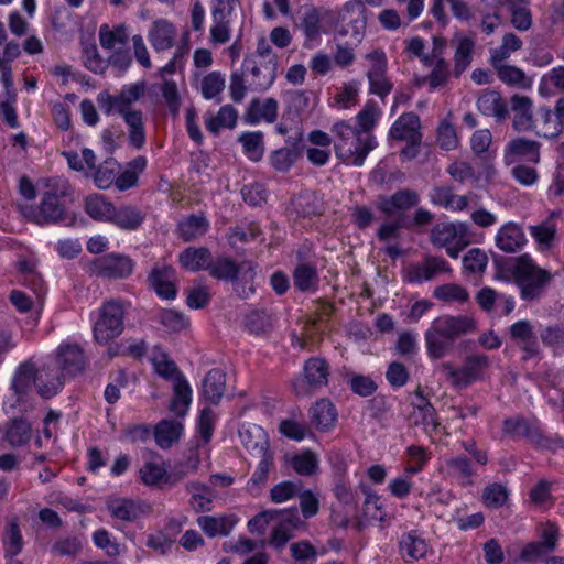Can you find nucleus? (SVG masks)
Returning a JSON list of instances; mask_svg holds the SVG:
<instances>
[{"instance_id": "09e8293b", "label": "nucleus", "mask_w": 564, "mask_h": 564, "mask_svg": "<svg viewBox=\"0 0 564 564\" xmlns=\"http://www.w3.org/2000/svg\"><path fill=\"white\" fill-rule=\"evenodd\" d=\"M492 66L499 79L505 84L520 88H531L532 80L525 76V73L521 68L505 63L492 64Z\"/></svg>"}, {"instance_id": "4c0bfd02", "label": "nucleus", "mask_w": 564, "mask_h": 564, "mask_svg": "<svg viewBox=\"0 0 564 564\" xmlns=\"http://www.w3.org/2000/svg\"><path fill=\"white\" fill-rule=\"evenodd\" d=\"M210 258L212 254L207 248L188 247L180 253L178 261L185 270L197 272L200 270H207Z\"/></svg>"}, {"instance_id": "7c9ffc66", "label": "nucleus", "mask_w": 564, "mask_h": 564, "mask_svg": "<svg viewBox=\"0 0 564 564\" xmlns=\"http://www.w3.org/2000/svg\"><path fill=\"white\" fill-rule=\"evenodd\" d=\"M420 119L413 112H408L399 117V119L390 128V135L395 140H406L416 143L421 139Z\"/></svg>"}, {"instance_id": "a19ab883", "label": "nucleus", "mask_w": 564, "mask_h": 564, "mask_svg": "<svg viewBox=\"0 0 564 564\" xmlns=\"http://www.w3.org/2000/svg\"><path fill=\"white\" fill-rule=\"evenodd\" d=\"M434 48L432 53H425V42L420 36H412L404 40L405 51L417 57L424 65H432L436 55H441L443 47V40L434 37Z\"/></svg>"}, {"instance_id": "49530a36", "label": "nucleus", "mask_w": 564, "mask_h": 564, "mask_svg": "<svg viewBox=\"0 0 564 564\" xmlns=\"http://www.w3.org/2000/svg\"><path fill=\"white\" fill-rule=\"evenodd\" d=\"M328 366L323 359L311 358L304 365V383L307 386H326L328 382Z\"/></svg>"}, {"instance_id": "ea45409f", "label": "nucleus", "mask_w": 564, "mask_h": 564, "mask_svg": "<svg viewBox=\"0 0 564 564\" xmlns=\"http://www.w3.org/2000/svg\"><path fill=\"white\" fill-rule=\"evenodd\" d=\"M85 212L96 221L109 223L115 205L100 194H91L85 199Z\"/></svg>"}, {"instance_id": "dca6fc26", "label": "nucleus", "mask_w": 564, "mask_h": 564, "mask_svg": "<svg viewBox=\"0 0 564 564\" xmlns=\"http://www.w3.org/2000/svg\"><path fill=\"white\" fill-rule=\"evenodd\" d=\"M97 274L110 279H126L134 270V261L126 254L112 252L94 262Z\"/></svg>"}, {"instance_id": "4be33fe9", "label": "nucleus", "mask_w": 564, "mask_h": 564, "mask_svg": "<svg viewBox=\"0 0 564 564\" xmlns=\"http://www.w3.org/2000/svg\"><path fill=\"white\" fill-rule=\"evenodd\" d=\"M107 508L112 518L133 522L150 511V506L142 500L115 498L108 501Z\"/></svg>"}, {"instance_id": "bf43d9fd", "label": "nucleus", "mask_w": 564, "mask_h": 564, "mask_svg": "<svg viewBox=\"0 0 564 564\" xmlns=\"http://www.w3.org/2000/svg\"><path fill=\"white\" fill-rule=\"evenodd\" d=\"M118 164L113 160L105 161L100 166L95 167L89 176H93L95 185L100 189L109 188L116 183Z\"/></svg>"}, {"instance_id": "1a4fd4ad", "label": "nucleus", "mask_w": 564, "mask_h": 564, "mask_svg": "<svg viewBox=\"0 0 564 564\" xmlns=\"http://www.w3.org/2000/svg\"><path fill=\"white\" fill-rule=\"evenodd\" d=\"M340 35H350L354 43H359L366 30L365 7L359 0H350L344 4L338 14Z\"/></svg>"}, {"instance_id": "4d7b16f0", "label": "nucleus", "mask_w": 564, "mask_h": 564, "mask_svg": "<svg viewBox=\"0 0 564 564\" xmlns=\"http://www.w3.org/2000/svg\"><path fill=\"white\" fill-rule=\"evenodd\" d=\"M208 229V221L204 216H189L178 224V231L185 241L194 240L203 235Z\"/></svg>"}, {"instance_id": "f8f14e48", "label": "nucleus", "mask_w": 564, "mask_h": 564, "mask_svg": "<svg viewBox=\"0 0 564 564\" xmlns=\"http://www.w3.org/2000/svg\"><path fill=\"white\" fill-rule=\"evenodd\" d=\"M449 272L451 268L445 260L429 256L420 262L409 264L404 269L403 279L409 283L422 284Z\"/></svg>"}, {"instance_id": "6e6d98bb", "label": "nucleus", "mask_w": 564, "mask_h": 564, "mask_svg": "<svg viewBox=\"0 0 564 564\" xmlns=\"http://www.w3.org/2000/svg\"><path fill=\"white\" fill-rule=\"evenodd\" d=\"M289 463L297 474L310 476L317 471L319 459L314 452L306 449L291 456Z\"/></svg>"}, {"instance_id": "69168bd1", "label": "nucleus", "mask_w": 564, "mask_h": 564, "mask_svg": "<svg viewBox=\"0 0 564 564\" xmlns=\"http://www.w3.org/2000/svg\"><path fill=\"white\" fill-rule=\"evenodd\" d=\"M301 523L297 514H288L283 520L273 529L271 543L276 547L283 546L291 538L290 532L297 528Z\"/></svg>"}, {"instance_id": "473e14b6", "label": "nucleus", "mask_w": 564, "mask_h": 564, "mask_svg": "<svg viewBox=\"0 0 564 564\" xmlns=\"http://www.w3.org/2000/svg\"><path fill=\"white\" fill-rule=\"evenodd\" d=\"M441 470L449 477L456 478L463 486L473 484L475 470L465 457H449L442 462Z\"/></svg>"}, {"instance_id": "a878e982", "label": "nucleus", "mask_w": 564, "mask_h": 564, "mask_svg": "<svg viewBox=\"0 0 564 564\" xmlns=\"http://www.w3.org/2000/svg\"><path fill=\"white\" fill-rule=\"evenodd\" d=\"M467 230L468 225L462 221L437 224L431 232V240L437 248L459 245Z\"/></svg>"}, {"instance_id": "f704fd0d", "label": "nucleus", "mask_w": 564, "mask_h": 564, "mask_svg": "<svg viewBox=\"0 0 564 564\" xmlns=\"http://www.w3.org/2000/svg\"><path fill=\"white\" fill-rule=\"evenodd\" d=\"M239 436L245 447L254 455L263 454L269 449L267 433L259 425H243L239 431Z\"/></svg>"}, {"instance_id": "c756f323", "label": "nucleus", "mask_w": 564, "mask_h": 564, "mask_svg": "<svg viewBox=\"0 0 564 564\" xmlns=\"http://www.w3.org/2000/svg\"><path fill=\"white\" fill-rule=\"evenodd\" d=\"M430 202L449 212H463L468 207V197L458 195L448 186L434 187L429 194Z\"/></svg>"}, {"instance_id": "aec40b11", "label": "nucleus", "mask_w": 564, "mask_h": 564, "mask_svg": "<svg viewBox=\"0 0 564 564\" xmlns=\"http://www.w3.org/2000/svg\"><path fill=\"white\" fill-rule=\"evenodd\" d=\"M446 6L449 7L453 17L458 21L468 22L473 17L470 7L464 0H431L430 12L442 26L449 23Z\"/></svg>"}, {"instance_id": "412c9836", "label": "nucleus", "mask_w": 564, "mask_h": 564, "mask_svg": "<svg viewBox=\"0 0 564 564\" xmlns=\"http://www.w3.org/2000/svg\"><path fill=\"white\" fill-rule=\"evenodd\" d=\"M177 29L167 19H156L152 22L148 41L155 52H164L171 50L176 42Z\"/></svg>"}, {"instance_id": "de8ad7c7", "label": "nucleus", "mask_w": 564, "mask_h": 564, "mask_svg": "<svg viewBox=\"0 0 564 564\" xmlns=\"http://www.w3.org/2000/svg\"><path fill=\"white\" fill-rule=\"evenodd\" d=\"M359 91V83L355 80L346 83L337 89L329 106L339 110L350 109L358 102Z\"/></svg>"}, {"instance_id": "a211bd4d", "label": "nucleus", "mask_w": 564, "mask_h": 564, "mask_svg": "<svg viewBox=\"0 0 564 564\" xmlns=\"http://www.w3.org/2000/svg\"><path fill=\"white\" fill-rule=\"evenodd\" d=\"M47 366L39 371L34 364L25 361L19 365L12 378V388H56L52 377H46Z\"/></svg>"}, {"instance_id": "393cba45", "label": "nucleus", "mask_w": 564, "mask_h": 564, "mask_svg": "<svg viewBox=\"0 0 564 564\" xmlns=\"http://www.w3.org/2000/svg\"><path fill=\"white\" fill-rule=\"evenodd\" d=\"M149 280L161 299L173 300L176 296L175 270L172 267L155 265L149 275Z\"/></svg>"}, {"instance_id": "cd10ccee", "label": "nucleus", "mask_w": 564, "mask_h": 564, "mask_svg": "<svg viewBox=\"0 0 564 564\" xmlns=\"http://www.w3.org/2000/svg\"><path fill=\"white\" fill-rule=\"evenodd\" d=\"M236 0H227V8H216L213 10V24L210 25L209 34L213 44H225L229 42L231 36V26L228 15L232 9V3Z\"/></svg>"}, {"instance_id": "20e7f679", "label": "nucleus", "mask_w": 564, "mask_h": 564, "mask_svg": "<svg viewBox=\"0 0 564 564\" xmlns=\"http://www.w3.org/2000/svg\"><path fill=\"white\" fill-rule=\"evenodd\" d=\"M86 367V357L83 348L73 343H62L56 350L54 365H47L46 377L53 378L56 388L70 384L83 375Z\"/></svg>"}, {"instance_id": "603ef678", "label": "nucleus", "mask_w": 564, "mask_h": 564, "mask_svg": "<svg viewBox=\"0 0 564 564\" xmlns=\"http://www.w3.org/2000/svg\"><path fill=\"white\" fill-rule=\"evenodd\" d=\"M239 142L242 144L243 153L251 161L258 162L262 159L264 153L263 133L260 131L243 132L239 137Z\"/></svg>"}, {"instance_id": "bb28decb", "label": "nucleus", "mask_w": 564, "mask_h": 564, "mask_svg": "<svg viewBox=\"0 0 564 564\" xmlns=\"http://www.w3.org/2000/svg\"><path fill=\"white\" fill-rule=\"evenodd\" d=\"M510 109L513 113L512 124L517 131L533 129V101L530 97L513 95L510 99Z\"/></svg>"}, {"instance_id": "338daca9", "label": "nucleus", "mask_w": 564, "mask_h": 564, "mask_svg": "<svg viewBox=\"0 0 564 564\" xmlns=\"http://www.w3.org/2000/svg\"><path fill=\"white\" fill-rule=\"evenodd\" d=\"M292 206L296 213L303 216H311L322 212V203L319 198L310 192L297 195L292 200Z\"/></svg>"}, {"instance_id": "f257e3e1", "label": "nucleus", "mask_w": 564, "mask_h": 564, "mask_svg": "<svg viewBox=\"0 0 564 564\" xmlns=\"http://www.w3.org/2000/svg\"><path fill=\"white\" fill-rule=\"evenodd\" d=\"M496 278L513 280L519 288L520 297L524 301H536L542 297L553 275L539 267L529 254L513 258L507 268H499Z\"/></svg>"}, {"instance_id": "680f3d73", "label": "nucleus", "mask_w": 564, "mask_h": 564, "mask_svg": "<svg viewBox=\"0 0 564 564\" xmlns=\"http://www.w3.org/2000/svg\"><path fill=\"white\" fill-rule=\"evenodd\" d=\"M536 532L539 536L538 542L544 551L546 553L554 551L561 536L558 525L552 521L541 522L536 528Z\"/></svg>"}, {"instance_id": "37998d69", "label": "nucleus", "mask_w": 564, "mask_h": 564, "mask_svg": "<svg viewBox=\"0 0 564 564\" xmlns=\"http://www.w3.org/2000/svg\"><path fill=\"white\" fill-rule=\"evenodd\" d=\"M238 118L237 110L230 106H223L216 115H207L205 124L208 131L216 134L221 129H231L236 126Z\"/></svg>"}, {"instance_id": "864d4df0", "label": "nucleus", "mask_w": 564, "mask_h": 564, "mask_svg": "<svg viewBox=\"0 0 564 564\" xmlns=\"http://www.w3.org/2000/svg\"><path fill=\"white\" fill-rule=\"evenodd\" d=\"M32 408L29 390H9L3 400V410L8 415H17Z\"/></svg>"}, {"instance_id": "39448f33", "label": "nucleus", "mask_w": 564, "mask_h": 564, "mask_svg": "<svg viewBox=\"0 0 564 564\" xmlns=\"http://www.w3.org/2000/svg\"><path fill=\"white\" fill-rule=\"evenodd\" d=\"M46 187L48 189L43 194L40 206L28 214V217L37 225L59 221L64 215V206L59 198L69 194V184L62 178L50 180Z\"/></svg>"}, {"instance_id": "6e6552de", "label": "nucleus", "mask_w": 564, "mask_h": 564, "mask_svg": "<svg viewBox=\"0 0 564 564\" xmlns=\"http://www.w3.org/2000/svg\"><path fill=\"white\" fill-rule=\"evenodd\" d=\"M489 365L485 355L468 356L460 368L449 362L442 364L438 368L440 375L453 386H469L477 382Z\"/></svg>"}, {"instance_id": "c9c22d12", "label": "nucleus", "mask_w": 564, "mask_h": 564, "mask_svg": "<svg viewBox=\"0 0 564 564\" xmlns=\"http://www.w3.org/2000/svg\"><path fill=\"white\" fill-rule=\"evenodd\" d=\"M155 443L166 449L173 446L183 434V424L180 421L162 420L153 431Z\"/></svg>"}, {"instance_id": "423d86ee", "label": "nucleus", "mask_w": 564, "mask_h": 564, "mask_svg": "<svg viewBox=\"0 0 564 564\" xmlns=\"http://www.w3.org/2000/svg\"><path fill=\"white\" fill-rule=\"evenodd\" d=\"M126 308L122 302L110 300L105 302L98 310L97 318L94 323V337L98 343H108L118 337L123 332V318Z\"/></svg>"}, {"instance_id": "b1692460", "label": "nucleus", "mask_w": 564, "mask_h": 564, "mask_svg": "<svg viewBox=\"0 0 564 564\" xmlns=\"http://www.w3.org/2000/svg\"><path fill=\"white\" fill-rule=\"evenodd\" d=\"M239 519L234 513L217 516H200L197 524L208 538L226 536L230 534Z\"/></svg>"}, {"instance_id": "9d476101", "label": "nucleus", "mask_w": 564, "mask_h": 564, "mask_svg": "<svg viewBox=\"0 0 564 564\" xmlns=\"http://www.w3.org/2000/svg\"><path fill=\"white\" fill-rule=\"evenodd\" d=\"M276 65L273 62H257L256 57L243 61L242 69L247 76V85L250 91L262 93L268 90L274 83Z\"/></svg>"}, {"instance_id": "a18cd8bd", "label": "nucleus", "mask_w": 564, "mask_h": 564, "mask_svg": "<svg viewBox=\"0 0 564 564\" xmlns=\"http://www.w3.org/2000/svg\"><path fill=\"white\" fill-rule=\"evenodd\" d=\"M63 156L72 170L83 172L86 176H89L96 167L97 158L90 149H83L80 154L74 151H65Z\"/></svg>"}, {"instance_id": "8fccbe9b", "label": "nucleus", "mask_w": 564, "mask_h": 564, "mask_svg": "<svg viewBox=\"0 0 564 564\" xmlns=\"http://www.w3.org/2000/svg\"><path fill=\"white\" fill-rule=\"evenodd\" d=\"M429 549L426 541L415 532H410L403 535L400 542L401 553L411 560H420L424 557L427 554Z\"/></svg>"}, {"instance_id": "13d9d810", "label": "nucleus", "mask_w": 564, "mask_h": 564, "mask_svg": "<svg viewBox=\"0 0 564 564\" xmlns=\"http://www.w3.org/2000/svg\"><path fill=\"white\" fill-rule=\"evenodd\" d=\"M522 41L519 36L513 33H507L502 37L501 45L490 51V63L499 64L503 63L513 52L521 48Z\"/></svg>"}, {"instance_id": "79ce46f5", "label": "nucleus", "mask_w": 564, "mask_h": 564, "mask_svg": "<svg viewBox=\"0 0 564 564\" xmlns=\"http://www.w3.org/2000/svg\"><path fill=\"white\" fill-rule=\"evenodd\" d=\"M478 110L485 116L502 120L507 117L508 110L499 93L486 90L477 100Z\"/></svg>"}, {"instance_id": "0e129e2a", "label": "nucleus", "mask_w": 564, "mask_h": 564, "mask_svg": "<svg viewBox=\"0 0 564 564\" xmlns=\"http://www.w3.org/2000/svg\"><path fill=\"white\" fill-rule=\"evenodd\" d=\"M362 491L365 494V521H383L386 518V512L380 502V497L367 487L362 488Z\"/></svg>"}, {"instance_id": "3c124183", "label": "nucleus", "mask_w": 564, "mask_h": 564, "mask_svg": "<svg viewBox=\"0 0 564 564\" xmlns=\"http://www.w3.org/2000/svg\"><path fill=\"white\" fill-rule=\"evenodd\" d=\"M129 127V139L135 148H141L144 143V129L142 113L139 110H124L120 113Z\"/></svg>"}, {"instance_id": "2f4dec72", "label": "nucleus", "mask_w": 564, "mask_h": 564, "mask_svg": "<svg viewBox=\"0 0 564 564\" xmlns=\"http://www.w3.org/2000/svg\"><path fill=\"white\" fill-rule=\"evenodd\" d=\"M455 46L454 65L457 73L464 72L473 61L476 47L475 37L470 34L457 32L453 37Z\"/></svg>"}, {"instance_id": "4468645a", "label": "nucleus", "mask_w": 564, "mask_h": 564, "mask_svg": "<svg viewBox=\"0 0 564 564\" xmlns=\"http://www.w3.org/2000/svg\"><path fill=\"white\" fill-rule=\"evenodd\" d=\"M420 203V196L412 189H400L390 196H380L377 200V208L387 217H402L404 213Z\"/></svg>"}, {"instance_id": "5fc2aeb1", "label": "nucleus", "mask_w": 564, "mask_h": 564, "mask_svg": "<svg viewBox=\"0 0 564 564\" xmlns=\"http://www.w3.org/2000/svg\"><path fill=\"white\" fill-rule=\"evenodd\" d=\"M529 232L533 238L536 248L545 251L552 247L555 239L556 226L551 221H543L529 227Z\"/></svg>"}, {"instance_id": "c03bdc74", "label": "nucleus", "mask_w": 564, "mask_h": 564, "mask_svg": "<svg viewBox=\"0 0 564 564\" xmlns=\"http://www.w3.org/2000/svg\"><path fill=\"white\" fill-rule=\"evenodd\" d=\"M564 91V66H556L540 78L538 93L542 97L555 96Z\"/></svg>"}, {"instance_id": "6ab92c4d", "label": "nucleus", "mask_w": 564, "mask_h": 564, "mask_svg": "<svg viewBox=\"0 0 564 564\" xmlns=\"http://www.w3.org/2000/svg\"><path fill=\"white\" fill-rule=\"evenodd\" d=\"M528 240L521 225L507 221L496 232L495 243L498 249L507 253L520 251Z\"/></svg>"}, {"instance_id": "774afa93", "label": "nucleus", "mask_w": 564, "mask_h": 564, "mask_svg": "<svg viewBox=\"0 0 564 564\" xmlns=\"http://www.w3.org/2000/svg\"><path fill=\"white\" fill-rule=\"evenodd\" d=\"M225 75L220 72H210L200 80V93L205 99L217 97L225 88Z\"/></svg>"}, {"instance_id": "2eb2a0df", "label": "nucleus", "mask_w": 564, "mask_h": 564, "mask_svg": "<svg viewBox=\"0 0 564 564\" xmlns=\"http://www.w3.org/2000/svg\"><path fill=\"white\" fill-rule=\"evenodd\" d=\"M223 399L220 390H203L199 400L200 414L197 424V433L205 444H207L214 432L216 421V413L213 406L219 404Z\"/></svg>"}, {"instance_id": "ddd939ff", "label": "nucleus", "mask_w": 564, "mask_h": 564, "mask_svg": "<svg viewBox=\"0 0 564 564\" xmlns=\"http://www.w3.org/2000/svg\"><path fill=\"white\" fill-rule=\"evenodd\" d=\"M149 361L151 362L155 373L173 388H191L184 375L178 370L175 362L169 357L165 350L159 346H154L149 350Z\"/></svg>"}, {"instance_id": "e433bc0d", "label": "nucleus", "mask_w": 564, "mask_h": 564, "mask_svg": "<svg viewBox=\"0 0 564 564\" xmlns=\"http://www.w3.org/2000/svg\"><path fill=\"white\" fill-rule=\"evenodd\" d=\"M278 117V101L273 98L252 100L247 110L248 121L257 124L261 121L273 122Z\"/></svg>"}, {"instance_id": "72a5a7b5", "label": "nucleus", "mask_w": 564, "mask_h": 564, "mask_svg": "<svg viewBox=\"0 0 564 564\" xmlns=\"http://www.w3.org/2000/svg\"><path fill=\"white\" fill-rule=\"evenodd\" d=\"M311 420L315 427L322 432L329 431L337 421V411L333 403L322 399L310 409Z\"/></svg>"}, {"instance_id": "e2e57ef3", "label": "nucleus", "mask_w": 564, "mask_h": 564, "mask_svg": "<svg viewBox=\"0 0 564 564\" xmlns=\"http://www.w3.org/2000/svg\"><path fill=\"white\" fill-rule=\"evenodd\" d=\"M187 490L191 492V505L193 509L198 512L208 511L212 509L213 492L212 490L200 484H189Z\"/></svg>"}, {"instance_id": "f03ea898", "label": "nucleus", "mask_w": 564, "mask_h": 564, "mask_svg": "<svg viewBox=\"0 0 564 564\" xmlns=\"http://www.w3.org/2000/svg\"><path fill=\"white\" fill-rule=\"evenodd\" d=\"M475 322L467 316L443 315L435 318L425 332L426 350L433 359H441L453 347L456 338L473 332Z\"/></svg>"}, {"instance_id": "0eeeda50", "label": "nucleus", "mask_w": 564, "mask_h": 564, "mask_svg": "<svg viewBox=\"0 0 564 564\" xmlns=\"http://www.w3.org/2000/svg\"><path fill=\"white\" fill-rule=\"evenodd\" d=\"M184 477H186V471L182 465H175L167 470V465L161 456L147 459L139 469L140 481L148 487L173 486Z\"/></svg>"}, {"instance_id": "f3484780", "label": "nucleus", "mask_w": 564, "mask_h": 564, "mask_svg": "<svg viewBox=\"0 0 564 564\" xmlns=\"http://www.w3.org/2000/svg\"><path fill=\"white\" fill-rule=\"evenodd\" d=\"M520 161L538 164L540 162L539 143L522 137L510 140L503 150V162L509 166Z\"/></svg>"}, {"instance_id": "58836bf2", "label": "nucleus", "mask_w": 564, "mask_h": 564, "mask_svg": "<svg viewBox=\"0 0 564 564\" xmlns=\"http://www.w3.org/2000/svg\"><path fill=\"white\" fill-rule=\"evenodd\" d=\"M563 128L564 126L555 111L553 112L549 108L539 110V118L533 126L536 134L544 138H555L562 132Z\"/></svg>"}, {"instance_id": "052dcab7", "label": "nucleus", "mask_w": 564, "mask_h": 564, "mask_svg": "<svg viewBox=\"0 0 564 564\" xmlns=\"http://www.w3.org/2000/svg\"><path fill=\"white\" fill-rule=\"evenodd\" d=\"M128 39V28L124 24L110 29L102 24L99 29V42L105 48H113L117 44L126 43Z\"/></svg>"}, {"instance_id": "7ed1b4c3", "label": "nucleus", "mask_w": 564, "mask_h": 564, "mask_svg": "<svg viewBox=\"0 0 564 564\" xmlns=\"http://www.w3.org/2000/svg\"><path fill=\"white\" fill-rule=\"evenodd\" d=\"M332 131L337 138L335 142L336 156L347 165L362 166L367 155L378 145L371 133L357 130L346 121L336 122Z\"/></svg>"}, {"instance_id": "c85d7f7f", "label": "nucleus", "mask_w": 564, "mask_h": 564, "mask_svg": "<svg viewBox=\"0 0 564 564\" xmlns=\"http://www.w3.org/2000/svg\"><path fill=\"white\" fill-rule=\"evenodd\" d=\"M145 214L133 205L115 206L110 224L123 231H135L144 221Z\"/></svg>"}, {"instance_id": "5701e85b", "label": "nucleus", "mask_w": 564, "mask_h": 564, "mask_svg": "<svg viewBox=\"0 0 564 564\" xmlns=\"http://www.w3.org/2000/svg\"><path fill=\"white\" fill-rule=\"evenodd\" d=\"M413 412L411 420L415 425H422L427 433L434 432L440 424L436 421L435 411L427 398L423 394V390H415L411 397Z\"/></svg>"}, {"instance_id": "9b49d317", "label": "nucleus", "mask_w": 564, "mask_h": 564, "mask_svg": "<svg viewBox=\"0 0 564 564\" xmlns=\"http://www.w3.org/2000/svg\"><path fill=\"white\" fill-rule=\"evenodd\" d=\"M207 271L210 276L218 280H231L241 279L246 283L252 282L256 276V270L252 262L245 261L240 264H236L229 258H217L213 260L210 258Z\"/></svg>"}]
</instances>
